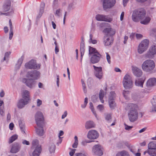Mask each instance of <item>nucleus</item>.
<instances>
[{"instance_id": "35", "label": "nucleus", "mask_w": 156, "mask_h": 156, "mask_svg": "<svg viewBox=\"0 0 156 156\" xmlns=\"http://www.w3.org/2000/svg\"><path fill=\"white\" fill-rule=\"evenodd\" d=\"M19 123L20 129L22 131L23 133H25L24 131V122L21 120H20L19 121Z\"/></svg>"}, {"instance_id": "23", "label": "nucleus", "mask_w": 156, "mask_h": 156, "mask_svg": "<svg viewBox=\"0 0 156 156\" xmlns=\"http://www.w3.org/2000/svg\"><path fill=\"white\" fill-rule=\"evenodd\" d=\"M85 126L86 129H89L95 127V124L93 121H88L86 122Z\"/></svg>"}, {"instance_id": "11", "label": "nucleus", "mask_w": 156, "mask_h": 156, "mask_svg": "<svg viewBox=\"0 0 156 156\" xmlns=\"http://www.w3.org/2000/svg\"><path fill=\"white\" fill-rule=\"evenodd\" d=\"M22 82L30 88H32L35 87L36 82V81L32 79L26 78H23Z\"/></svg>"}, {"instance_id": "41", "label": "nucleus", "mask_w": 156, "mask_h": 156, "mask_svg": "<svg viewBox=\"0 0 156 156\" xmlns=\"http://www.w3.org/2000/svg\"><path fill=\"white\" fill-rule=\"evenodd\" d=\"M118 156L121 155V156H129L128 152L124 151H122L118 153Z\"/></svg>"}, {"instance_id": "34", "label": "nucleus", "mask_w": 156, "mask_h": 156, "mask_svg": "<svg viewBox=\"0 0 156 156\" xmlns=\"http://www.w3.org/2000/svg\"><path fill=\"white\" fill-rule=\"evenodd\" d=\"M55 146L54 144L52 143H51L49 145V149L50 153L54 152L55 150Z\"/></svg>"}, {"instance_id": "59", "label": "nucleus", "mask_w": 156, "mask_h": 156, "mask_svg": "<svg viewBox=\"0 0 156 156\" xmlns=\"http://www.w3.org/2000/svg\"><path fill=\"white\" fill-rule=\"evenodd\" d=\"M67 115V111H65L64 113V114L62 115V118L63 119L65 118Z\"/></svg>"}, {"instance_id": "50", "label": "nucleus", "mask_w": 156, "mask_h": 156, "mask_svg": "<svg viewBox=\"0 0 156 156\" xmlns=\"http://www.w3.org/2000/svg\"><path fill=\"white\" fill-rule=\"evenodd\" d=\"M80 52H81V59L82 58V57L84 55V48H80Z\"/></svg>"}, {"instance_id": "15", "label": "nucleus", "mask_w": 156, "mask_h": 156, "mask_svg": "<svg viewBox=\"0 0 156 156\" xmlns=\"http://www.w3.org/2000/svg\"><path fill=\"white\" fill-rule=\"evenodd\" d=\"M94 70V74L95 76L99 79L102 78L103 75L102 68L101 67H97L93 66Z\"/></svg>"}, {"instance_id": "8", "label": "nucleus", "mask_w": 156, "mask_h": 156, "mask_svg": "<svg viewBox=\"0 0 156 156\" xmlns=\"http://www.w3.org/2000/svg\"><path fill=\"white\" fill-rule=\"evenodd\" d=\"M40 65L37 64L34 60H31L25 64V67L30 69H39L40 68Z\"/></svg>"}, {"instance_id": "53", "label": "nucleus", "mask_w": 156, "mask_h": 156, "mask_svg": "<svg viewBox=\"0 0 156 156\" xmlns=\"http://www.w3.org/2000/svg\"><path fill=\"white\" fill-rule=\"evenodd\" d=\"M10 54V52H6L5 53V56L4 58V61L6 60V58H8L9 55Z\"/></svg>"}, {"instance_id": "1", "label": "nucleus", "mask_w": 156, "mask_h": 156, "mask_svg": "<svg viewBox=\"0 0 156 156\" xmlns=\"http://www.w3.org/2000/svg\"><path fill=\"white\" fill-rule=\"evenodd\" d=\"M138 108V106L136 104L130 103L127 105L126 108L129 111L128 117L131 122H133L137 120Z\"/></svg>"}, {"instance_id": "2", "label": "nucleus", "mask_w": 156, "mask_h": 156, "mask_svg": "<svg viewBox=\"0 0 156 156\" xmlns=\"http://www.w3.org/2000/svg\"><path fill=\"white\" fill-rule=\"evenodd\" d=\"M146 12L143 8H140L134 10L132 15V19L135 22H138L145 17Z\"/></svg>"}, {"instance_id": "27", "label": "nucleus", "mask_w": 156, "mask_h": 156, "mask_svg": "<svg viewBox=\"0 0 156 156\" xmlns=\"http://www.w3.org/2000/svg\"><path fill=\"white\" fill-rule=\"evenodd\" d=\"M11 1L10 0H6L3 6L4 10L5 11H8L10 8Z\"/></svg>"}, {"instance_id": "29", "label": "nucleus", "mask_w": 156, "mask_h": 156, "mask_svg": "<svg viewBox=\"0 0 156 156\" xmlns=\"http://www.w3.org/2000/svg\"><path fill=\"white\" fill-rule=\"evenodd\" d=\"M29 92L27 90H24L22 93V97L24 99L29 101Z\"/></svg>"}, {"instance_id": "20", "label": "nucleus", "mask_w": 156, "mask_h": 156, "mask_svg": "<svg viewBox=\"0 0 156 156\" xmlns=\"http://www.w3.org/2000/svg\"><path fill=\"white\" fill-rule=\"evenodd\" d=\"M20 148V146L18 143L14 144L12 147L11 150V152L12 153H16L18 152Z\"/></svg>"}, {"instance_id": "24", "label": "nucleus", "mask_w": 156, "mask_h": 156, "mask_svg": "<svg viewBox=\"0 0 156 156\" xmlns=\"http://www.w3.org/2000/svg\"><path fill=\"white\" fill-rule=\"evenodd\" d=\"M147 85L148 86H153L156 85V78H151L148 80L147 82Z\"/></svg>"}, {"instance_id": "43", "label": "nucleus", "mask_w": 156, "mask_h": 156, "mask_svg": "<svg viewBox=\"0 0 156 156\" xmlns=\"http://www.w3.org/2000/svg\"><path fill=\"white\" fill-rule=\"evenodd\" d=\"M90 109H91L92 112L93 113L94 115L95 116V117L97 118V114L95 112V111H94V108L93 107V105L92 103L90 102Z\"/></svg>"}, {"instance_id": "49", "label": "nucleus", "mask_w": 156, "mask_h": 156, "mask_svg": "<svg viewBox=\"0 0 156 156\" xmlns=\"http://www.w3.org/2000/svg\"><path fill=\"white\" fill-rule=\"evenodd\" d=\"M106 58L109 64H110L111 63L110 57L108 53H106Z\"/></svg>"}, {"instance_id": "17", "label": "nucleus", "mask_w": 156, "mask_h": 156, "mask_svg": "<svg viewBox=\"0 0 156 156\" xmlns=\"http://www.w3.org/2000/svg\"><path fill=\"white\" fill-rule=\"evenodd\" d=\"M96 19L98 21H106L108 22H111L112 21V18L108 17L106 16L101 14L96 15Z\"/></svg>"}, {"instance_id": "48", "label": "nucleus", "mask_w": 156, "mask_h": 156, "mask_svg": "<svg viewBox=\"0 0 156 156\" xmlns=\"http://www.w3.org/2000/svg\"><path fill=\"white\" fill-rule=\"evenodd\" d=\"M97 108L99 109L101 112H102L104 110V106L103 105H99L97 106Z\"/></svg>"}, {"instance_id": "19", "label": "nucleus", "mask_w": 156, "mask_h": 156, "mask_svg": "<svg viewBox=\"0 0 156 156\" xmlns=\"http://www.w3.org/2000/svg\"><path fill=\"white\" fill-rule=\"evenodd\" d=\"M113 40L112 37L104 36V42L105 46H109L112 44Z\"/></svg>"}, {"instance_id": "10", "label": "nucleus", "mask_w": 156, "mask_h": 156, "mask_svg": "<svg viewBox=\"0 0 156 156\" xmlns=\"http://www.w3.org/2000/svg\"><path fill=\"white\" fill-rule=\"evenodd\" d=\"M102 2L103 7L104 10L112 8L115 3V0H103Z\"/></svg>"}, {"instance_id": "31", "label": "nucleus", "mask_w": 156, "mask_h": 156, "mask_svg": "<svg viewBox=\"0 0 156 156\" xmlns=\"http://www.w3.org/2000/svg\"><path fill=\"white\" fill-rule=\"evenodd\" d=\"M144 82V80H143L138 79L135 80V83L136 86L143 87Z\"/></svg>"}, {"instance_id": "37", "label": "nucleus", "mask_w": 156, "mask_h": 156, "mask_svg": "<svg viewBox=\"0 0 156 156\" xmlns=\"http://www.w3.org/2000/svg\"><path fill=\"white\" fill-rule=\"evenodd\" d=\"M32 147L36 148L37 147H41L39 145V141L37 140H33L32 142Z\"/></svg>"}, {"instance_id": "25", "label": "nucleus", "mask_w": 156, "mask_h": 156, "mask_svg": "<svg viewBox=\"0 0 156 156\" xmlns=\"http://www.w3.org/2000/svg\"><path fill=\"white\" fill-rule=\"evenodd\" d=\"M133 71L134 75L137 77H140L142 75V70L137 67H134L133 69Z\"/></svg>"}, {"instance_id": "42", "label": "nucleus", "mask_w": 156, "mask_h": 156, "mask_svg": "<svg viewBox=\"0 0 156 156\" xmlns=\"http://www.w3.org/2000/svg\"><path fill=\"white\" fill-rule=\"evenodd\" d=\"M116 94L115 93L114 91H111L110 92L109 97V100H110V98H112V99H114L115 97Z\"/></svg>"}, {"instance_id": "22", "label": "nucleus", "mask_w": 156, "mask_h": 156, "mask_svg": "<svg viewBox=\"0 0 156 156\" xmlns=\"http://www.w3.org/2000/svg\"><path fill=\"white\" fill-rule=\"evenodd\" d=\"M37 133L39 136H41L44 135V132L43 129V125L37 126V128H36Z\"/></svg>"}, {"instance_id": "9", "label": "nucleus", "mask_w": 156, "mask_h": 156, "mask_svg": "<svg viewBox=\"0 0 156 156\" xmlns=\"http://www.w3.org/2000/svg\"><path fill=\"white\" fill-rule=\"evenodd\" d=\"M40 75V72L36 70H32L27 72L26 75L27 78H31L32 79L37 80L38 79Z\"/></svg>"}, {"instance_id": "45", "label": "nucleus", "mask_w": 156, "mask_h": 156, "mask_svg": "<svg viewBox=\"0 0 156 156\" xmlns=\"http://www.w3.org/2000/svg\"><path fill=\"white\" fill-rule=\"evenodd\" d=\"M105 119L108 121L111 119V114L110 113H105Z\"/></svg>"}, {"instance_id": "5", "label": "nucleus", "mask_w": 156, "mask_h": 156, "mask_svg": "<svg viewBox=\"0 0 156 156\" xmlns=\"http://www.w3.org/2000/svg\"><path fill=\"white\" fill-rule=\"evenodd\" d=\"M149 43V41L147 39H144L142 41L138 46V52L141 54L146 51L148 48Z\"/></svg>"}, {"instance_id": "62", "label": "nucleus", "mask_w": 156, "mask_h": 156, "mask_svg": "<svg viewBox=\"0 0 156 156\" xmlns=\"http://www.w3.org/2000/svg\"><path fill=\"white\" fill-rule=\"evenodd\" d=\"M89 41L90 43H92L94 44H96L97 43V41L95 40L92 39L91 40Z\"/></svg>"}, {"instance_id": "51", "label": "nucleus", "mask_w": 156, "mask_h": 156, "mask_svg": "<svg viewBox=\"0 0 156 156\" xmlns=\"http://www.w3.org/2000/svg\"><path fill=\"white\" fill-rule=\"evenodd\" d=\"M70 149L71 150V151L69 152V154L70 156H73L75 153L76 149L71 148Z\"/></svg>"}, {"instance_id": "16", "label": "nucleus", "mask_w": 156, "mask_h": 156, "mask_svg": "<svg viewBox=\"0 0 156 156\" xmlns=\"http://www.w3.org/2000/svg\"><path fill=\"white\" fill-rule=\"evenodd\" d=\"M103 32L105 34V36L112 37V36L115 34V30L111 27L106 28L104 30Z\"/></svg>"}, {"instance_id": "12", "label": "nucleus", "mask_w": 156, "mask_h": 156, "mask_svg": "<svg viewBox=\"0 0 156 156\" xmlns=\"http://www.w3.org/2000/svg\"><path fill=\"white\" fill-rule=\"evenodd\" d=\"M35 120L37 126L43 125L44 120L42 113L41 112H37L35 115Z\"/></svg>"}, {"instance_id": "40", "label": "nucleus", "mask_w": 156, "mask_h": 156, "mask_svg": "<svg viewBox=\"0 0 156 156\" xmlns=\"http://www.w3.org/2000/svg\"><path fill=\"white\" fill-rule=\"evenodd\" d=\"M122 94L126 99H128V96L129 94V91L128 90H123Z\"/></svg>"}, {"instance_id": "28", "label": "nucleus", "mask_w": 156, "mask_h": 156, "mask_svg": "<svg viewBox=\"0 0 156 156\" xmlns=\"http://www.w3.org/2000/svg\"><path fill=\"white\" fill-rule=\"evenodd\" d=\"M41 151V147H37L33 152V156H39Z\"/></svg>"}, {"instance_id": "7", "label": "nucleus", "mask_w": 156, "mask_h": 156, "mask_svg": "<svg viewBox=\"0 0 156 156\" xmlns=\"http://www.w3.org/2000/svg\"><path fill=\"white\" fill-rule=\"evenodd\" d=\"M156 55V44L152 45L145 54L146 57L149 58H153Z\"/></svg>"}, {"instance_id": "46", "label": "nucleus", "mask_w": 156, "mask_h": 156, "mask_svg": "<svg viewBox=\"0 0 156 156\" xmlns=\"http://www.w3.org/2000/svg\"><path fill=\"white\" fill-rule=\"evenodd\" d=\"M22 63V61L21 59H19L18 61L17 64L16 65V69H19L21 66Z\"/></svg>"}, {"instance_id": "33", "label": "nucleus", "mask_w": 156, "mask_h": 156, "mask_svg": "<svg viewBox=\"0 0 156 156\" xmlns=\"http://www.w3.org/2000/svg\"><path fill=\"white\" fill-rule=\"evenodd\" d=\"M111 98H110V100H108V102L110 108L113 109L115 106V103L114 101V99H112Z\"/></svg>"}, {"instance_id": "26", "label": "nucleus", "mask_w": 156, "mask_h": 156, "mask_svg": "<svg viewBox=\"0 0 156 156\" xmlns=\"http://www.w3.org/2000/svg\"><path fill=\"white\" fill-rule=\"evenodd\" d=\"M151 102L152 106L151 112H156V96L154 97Z\"/></svg>"}, {"instance_id": "60", "label": "nucleus", "mask_w": 156, "mask_h": 156, "mask_svg": "<svg viewBox=\"0 0 156 156\" xmlns=\"http://www.w3.org/2000/svg\"><path fill=\"white\" fill-rule=\"evenodd\" d=\"M124 15V12H122L121 14L120 17V20L121 21H122L123 19V17Z\"/></svg>"}, {"instance_id": "58", "label": "nucleus", "mask_w": 156, "mask_h": 156, "mask_svg": "<svg viewBox=\"0 0 156 156\" xmlns=\"http://www.w3.org/2000/svg\"><path fill=\"white\" fill-rule=\"evenodd\" d=\"M98 98L96 96H93L91 97V99L92 101L95 102L97 100Z\"/></svg>"}, {"instance_id": "14", "label": "nucleus", "mask_w": 156, "mask_h": 156, "mask_svg": "<svg viewBox=\"0 0 156 156\" xmlns=\"http://www.w3.org/2000/svg\"><path fill=\"white\" fill-rule=\"evenodd\" d=\"M103 150L102 147L99 144L94 145L92 150L94 153L98 156H101L103 154Z\"/></svg>"}, {"instance_id": "32", "label": "nucleus", "mask_w": 156, "mask_h": 156, "mask_svg": "<svg viewBox=\"0 0 156 156\" xmlns=\"http://www.w3.org/2000/svg\"><path fill=\"white\" fill-rule=\"evenodd\" d=\"M105 94V93L104 91L102 90H100L99 94V98L101 102L103 103L104 102V101L103 100V98Z\"/></svg>"}, {"instance_id": "13", "label": "nucleus", "mask_w": 156, "mask_h": 156, "mask_svg": "<svg viewBox=\"0 0 156 156\" xmlns=\"http://www.w3.org/2000/svg\"><path fill=\"white\" fill-rule=\"evenodd\" d=\"M99 136V134L97 131L95 130L91 129L88 132L87 137L89 139L94 140L97 139Z\"/></svg>"}, {"instance_id": "6", "label": "nucleus", "mask_w": 156, "mask_h": 156, "mask_svg": "<svg viewBox=\"0 0 156 156\" xmlns=\"http://www.w3.org/2000/svg\"><path fill=\"white\" fill-rule=\"evenodd\" d=\"M123 85L124 87L126 89L131 88L133 85V82L130 76L127 74H126L123 79Z\"/></svg>"}, {"instance_id": "30", "label": "nucleus", "mask_w": 156, "mask_h": 156, "mask_svg": "<svg viewBox=\"0 0 156 156\" xmlns=\"http://www.w3.org/2000/svg\"><path fill=\"white\" fill-rule=\"evenodd\" d=\"M151 20V18L150 16H147L145 18L144 17L143 20H141L140 23L142 24L146 25L150 22Z\"/></svg>"}, {"instance_id": "47", "label": "nucleus", "mask_w": 156, "mask_h": 156, "mask_svg": "<svg viewBox=\"0 0 156 156\" xmlns=\"http://www.w3.org/2000/svg\"><path fill=\"white\" fill-rule=\"evenodd\" d=\"M61 10L60 9H57L55 12V15L58 16L59 17L61 16Z\"/></svg>"}, {"instance_id": "3", "label": "nucleus", "mask_w": 156, "mask_h": 156, "mask_svg": "<svg viewBox=\"0 0 156 156\" xmlns=\"http://www.w3.org/2000/svg\"><path fill=\"white\" fill-rule=\"evenodd\" d=\"M155 64L154 61L151 59H147L144 61L141 65V68L145 72H149L154 69Z\"/></svg>"}, {"instance_id": "57", "label": "nucleus", "mask_w": 156, "mask_h": 156, "mask_svg": "<svg viewBox=\"0 0 156 156\" xmlns=\"http://www.w3.org/2000/svg\"><path fill=\"white\" fill-rule=\"evenodd\" d=\"M128 39V37L127 36H125L124 37V40L123 41V43L124 44H126L127 41Z\"/></svg>"}, {"instance_id": "38", "label": "nucleus", "mask_w": 156, "mask_h": 156, "mask_svg": "<svg viewBox=\"0 0 156 156\" xmlns=\"http://www.w3.org/2000/svg\"><path fill=\"white\" fill-rule=\"evenodd\" d=\"M75 142L72 145V147L74 148H76L77 147L78 140L77 137L75 136L74 137Z\"/></svg>"}, {"instance_id": "21", "label": "nucleus", "mask_w": 156, "mask_h": 156, "mask_svg": "<svg viewBox=\"0 0 156 156\" xmlns=\"http://www.w3.org/2000/svg\"><path fill=\"white\" fill-rule=\"evenodd\" d=\"M28 101L27 100H24L23 98L20 99L17 103L18 107L19 108H22L25 105L27 104Z\"/></svg>"}, {"instance_id": "64", "label": "nucleus", "mask_w": 156, "mask_h": 156, "mask_svg": "<svg viewBox=\"0 0 156 156\" xmlns=\"http://www.w3.org/2000/svg\"><path fill=\"white\" fill-rule=\"evenodd\" d=\"M129 0H123V6L125 7L126 4L128 2Z\"/></svg>"}, {"instance_id": "54", "label": "nucleus", "mask_w": 156, "mask_h": 156, "mask_svg": "<svg viewBox=\"0 0 156 156\" xmlns=\"http://www.w3.org/2000/svg\"><path fill=\"white\" fill-rule=\"evenodd\" d=\"M136 36L137 39H141L143 37V35L142 34H136Z\"/></svg>"}, {"instance_id": "61", "label": "nucleus", "mask_w": 156, "mask_h": 156, "mask_svg": "<svg viewBox=\"0 0 156 156\" xmlns=\"http://www.w3.org/2000/svg\"><path fill=\"white\" fill-rule=\"evenodd\" d=\"M14 126V124L12 123H10L9 125V129L11 130H12L13 129Z\"/></svg>"}, {"instance_id": "52", "label": "nucleus", "mask_w": 156, "mask_h": 156, "mask_svg": "<svg viewBox=\"0 0 156 156\" xmlns=\"http://www.w3.org/2000/svg\"><path fill=\"white\" fill-rule=\"evenodd\" d=\"M37 106L39 107L42 104V101L39 99H37Z\"/></svg>"}, {"instance_id": "36", "label": "nucleus", "mask_w": 156, "mask_h": 156, "mask_svg": "<svg viewBox=\"0 0 156 156\" xmlns=\"http://www.w3.org/2000/svg\"><path fill=\"white\" fill-rule=\"evenodd\" d=\"M97 53H99L95 48L90 47L89 49V54L91 55L92 54H97Z\"/></svg>"}, {"instance_id": "63", "label": "nucleus", "mask_w": 156, "mask_h": 156, "mask_svg": "<svg viewBox=\"0 0 156 156\" xmlns=\"http://www.w3.org/2000/svg\"><path fill=\"white\" fill-rule=\"evenodd\" d=\"M22 143L23 144H26V145H29L30 144V143L29 142V141H27L26 140H24L23 142H22Z\"/></svg>"}, {"instance_id": "44", "label": "nucleus", "mask_w": 156, "mask_h": 156, "mask_svg": "<svg viewBox=\"0 0 156 156\" xmlns=\"http://www.w3.org/2000/svg\"><path fill=\"white\" fill-rule=\"evenodd\" d=\"M44 11V8L43 7L41 8L39 10V12L37 16V18H40L41 16L42 13Z\"/></svg>"}, {"instance_id": "18", "label": "nucleus", "mask_w": 156, "mask_h": 156, "mask_svg": "<svg viewBox=\"0 0 156 156\" xmlns=\"http://www.w3.org/2000/svg\"><path fill=\"white\" fill-rule=\"evenodd\" d=\"M101 57V55L99 53L93 55L90 58L91 62L93 64L98 62L100 59Z\"/></svg>"}, {"instance_id": "55", "label": "nucleus", "mask_w": 156, "mask_h": 156, "mask_svg": "<svg viewBox=\"0 0 156 156\" xmlns=\"http://www.w3.org/2000/svg\"><path fill=\"white\" fill-rule=\"evenodd\" d=\"M125 129L126 130H129L132 129V128H133L132 126H129L126 124H125Z\"/></svg>"}, {"instance_id": "4", "label": "nucleus", "mask_w": 156, "mask_h": 156, "mask_svg": "<svg viewBox=\"0 0 156 156\" xmlns=\"http://www.w3.org/2000/svg\"><path fill=\"white\" fill-rule=\"evenodd\" d=\"M147 153L150 156H156V142H150L148 144L147 150L144 152V154Z\"/></svg>"}, {"instance_id": "39", "label": "nucleus", "mask_w": 156, "mask_h": 156, "mask_svg": "<svg viewBox=\"0 0 156 156\" xmlns=\"http://www.w3.org/2000/svg\"><path fill=\"white\" fill-rule=\"evenodd\" d=\"M18 137V136L16 135H14L11 137L9 139V143H11L14 141L16 140Z\"/></svg>"}, {"instance_id": "56", "label": "nucleus", "mask_w": 156, "mask_h": 156, "mask_svg": "<svg viewBox=\"0 0 156 156\" xmlns=\"http://www.w3.org/2000/svg\"><path fill=\"white\" fill-rule=\"evenodd\" d=\"M13 35L12 30H10L9 39L11 40Z\"/></svg>"}]
</instances>
